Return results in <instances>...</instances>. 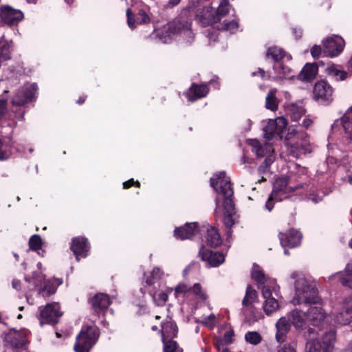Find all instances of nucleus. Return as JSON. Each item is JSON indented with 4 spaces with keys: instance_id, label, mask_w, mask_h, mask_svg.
I'll return each mask as SVG.
<instances>
[{
    "instance_id": "obj_1",
    "label": "nucleus",
    "mask_w": 352,
    "mask_h": 352,
    "mask_svg": "<svg viewBox=\"0 0 352 352\" xmlns=\"http://www.w3.org/2000/svg\"><path fill=\"white\" fill-rule=\"evenodd\" d=\"M285 281L293 283L294 294L291 303L296 305H308L307 319L314 326L320 325L326 318L327 313L320 306L322 299L318 296L316 285L300 271H292Z\"/></svg>"
},
{
    "instance_id": "obj_2",
    "label": "nucleus",
    "mask_w": 352,
    "mask_h": 352,
    "mask_svg": "<svg viewBox=\"0 0 352 352\" xmlns=\"http://www.w3.org/2000/svg\"><path fill=\"white\" fill-rule=\"evenodd\" d=\"M210 186L217 192L214 214L216 216L223 215L224 224L228 228L226 236L229 239L232 235L231 228L235 224V208L232 199L234 191L230 179L225 171L218 172L210 178Z\"/></svg>"
},
{
    "instance_id": "obj_3",
    "label": "nucleus",
    "mask_w": 352,
    "mask_h": 352,
    "mask_svg": "<svg viewBox=\"0 0 352 352\" xmlns=\"http://www.w3.org/2000/svg\"><path fill=\"white\" fill-rule=\"evenodd\" d=\"M192 18L190 8L183 9L173 21L160 28L155 27L156 38L162 43H170L177 39L182 45H190L195 41V34L192 29Z\"/></svg>"
},
{
    "instance_id": "obj_4",
    "label": "nucleus",
    "mask_w": 352,
    "mask_h": 352,
    "mask_svg": "<svg viewBox=\"0 0 352 352\" xmlns=\"http://www.w3.org/2000/svg\"><path fill=\"white\" fill-rule=\"evenodd\" d=\"M206 1L192 0V5L187 8H190V13L202 26L212 25L215 28L221 19L229 13L232 6L228 0H221L217 8L212 4L201 6V3Z\"/></svg>"
},
{
    "instance_id": "obj_5",
    "label": "nucleus",
    "mask_w": 352,
    "mask_h": 352,
    "mask_svg": "<svg viewBox=\"0 0 352 352\" xmlns=\"http://www.w3.org/2000/svg\"><path fill=\"white\" fill-rule=\"evenodd\" d=\"M202 232L206 233V242L210 247H217L222 243L221 237L217 229L209 225L199 227L197 223H186L184 226L176 228L174 231L175 238L184 239H200Z\"/></svg>"
},
{
    "instance_id": "obj_6",
    "label": "nucleus",
    "mask_w": 352,
    "mask_h": 352,
    "mask_svg": "<svg viewBox=\"0 0 352 352\" xmlns=\"http://www.w3.org/2000/svg\"><path fill=\"white\" fill-rule=\"evenodd\" d=\"M338 150L333 146L328 145V153L325 163L319 165L316 172V179L320 184L331 182L332 175L338 167L340 161L337 157Z\"/></svg>"
},
{
    "instance_id": "obj_7",
    "label": "nucleus",
    "mask_w": 352,
    "mask_h": 352,
    "mask_svg": "<svg viewBox=\"0 0 352 352\" xmlns=\"http://www.w3.org/2000/svg\"><path fill=\"white\" fill-rule=\"evenodd\" d=\"M99 337V330L96 327H86L82 329L76 337L74 350L76 352H89Z\"/></svg>"
},
{
    "instance_id": "obj_8",
    "label": "nucleus",
    "mask_w": 352,
    "mask_h": 352,
    "mask_svg": "<svg viewBox=\"0 0 352 352\" xmlns=\"http://www.w3.org/2000/svg\"><path fill=\"white\" fill-rule=\"evenodd\" d=\"M335 342L336 331L331 329L324 333L321 343L317 340L309 338L306 343L305 352H320V350L322 352H333Z\"/></svg>"
},
{
    "instance_id": "obj_9",
    "label": "nucleus",
    "mask_w": 352,
    "mask_h": 352,
    "mask_svg": "<svg viewBox=\"0 0 352 352\" xmlns=\"http://www.w3.org/2000/svg\"><path fill=\"white\" fill-rule=\"evenodd\" d=\"M251 277L258 284V289L262 290V288L265 287H272L274 295L280 297V286L277 284L276 280L266 276L261 267L256 263L252 265Z\"/></svg>"
},
{
    "instance_id": "obj_10",
    "label": "nucleus",
    "mask_w": 352,
    "mask_h": 352,
    "mask_svg": "<svg viewBox=\"0 0 352 352\" xmlns=\"http://www.w3.org/2000/svg\"><path fill=\"white\" fill-rule=\"evenodd\" d=\"M331 131L332 133H339L349 139L352 146V106L346 110L342 117L334 121Z\"/></svg>"
},
{
    "instance_id": "obj_11",
    "label": "nucleus",
    "mask_w": 352,
    "mask_h": 352,
    "mask_svg": "<svg viewBox=\"0 0 352 352\" xmlns=\"http://www.w3.org/2000/svg\"><path fill=\"white\" fill-rule=\"evenodd\" d=\"M26 338L18 331H12L6 333L4 337L3 352H24Z\"/></svg>"
},
{
    "instance_id": "obj_12",
    "label": "nucleus",
    "mask_w": 352,
    "mask_h": 352,
    "mask_svg": "<svg viewBox=\"0 0 352 352\" xmlns=\"http://www.w3.org/2000/svg\"><path fill=\"white\" fill-rule=\"evenodd\" d=\"M287 125V119L284 117H278L276 119L269 120L267 124L264 126V138L267 140L274 138L282 139Z\"/></svg>"
},
{
    "instance_id": "obj_13",
    "label": "nucleus",
    "mask_w": 352,
    "mask_h": 352,
    "mask_svg": "<svg viewBox=\"0 0 352 352\" xmlns=\"http://www.w3.org/2000/svg\"><path fill=\"white\" fill-rule=\"evenodd\" d=\"M296 138L300 139L301 142H294L289 140H286L285 142L288 151L291 155L296 158H298L301 155L311 153L312 149L307 133H302L301 134H297Z\"/></svg>"
},
{
    "instance_id": "obj_14",
    "label": "nucleus",
    "mask_w": 352,
    "mask_h": 352,
    "mask_svg": "<svg viewBox=\"0 0 352 352\" xmlns=\"http://www.w3.org/2000/svg\"><path fill=\"white\" fill-rule=\"evenodd\" d=\"M333 89L327 80H322L314 85V98L320 104H329L333 101Z\"/></svg>"
},
{
    "instance_id": "obj_15",
    "label": "nucleus",
    "mask_w": 352,
    "mask_h": 352,
    "mask_svg": "<svg viewBox=\"0 0 352 352\" xmlns=\"http://www.w3.org/2000/svg\"><path fill=\"white\" fill-rule=\"evenodd\" d=\"M60 309V305L57 302L50 303L45 307H40L39 320L41 325L57 323L58 319L62 316Z\"/></svg>"
},
{
    "instance_id": "obj_16",
    "label": "nucleus",
    "mask_w": 352,
    "mask_h": 352,
    "mask_svg": "<svg viewBox=\"0 0 352 352\" xmlns=\"http://www.w3.org/2000/svg\"><path fill=\"white\" fill-rule=\"evenodd\" d=\"M335 323L346 325L352 322V297L344 298L333 314Z\"/></svg>"
},
{
    "instance_id": "obj_17",
    "label": "nucleus",
    "mask_w": 352,
    "mask_h": 352,
    "mask_svg": "<svg viewBox=\"0 0 352 352\" xmlns=\"http://www.w3.org/2000/svg\"><path fill=\"white\" fill-rule=\"evenodd\" d=\"M300 188H303V186H292L287 177H280L277 178L274 183L272 197L276 196L283 200L288 197L289 193Z\"/></svg>"
},
{
    "instance_id": "obj_18",
    "label": "nucleus",
    "mask_w": 352,
    "mask_h": 352,
    "mask_svg": "<svg viewBox=\"0 0 352 352\" xmlns=\"http://www.w3.org/2000/svg\"><path fill=\"white\" fill-rule=\"evenodd\" d=\"M324 53L327 56H338L344 50L345 46L344 40L338 35H333L328 37L324 41Z\"/></svg>"
},
{
    "instance_id": "obj_19",
    "label": "nucleus",
    "mask_w": 352,
    "mask_h": 352,
    "mask_svg": "<svg viewBox=\"0 0 352 352\" xmlns=\"http://www.w3.org/2000/svg\"><path fill=\"white\" fill-rule=\"evenodd\" d=\"M37 85L34 83L25 85L18 89L12 102L14 105L21 106L29 102L35 96Z\"/></svg>"
},
{
    "instance_id": "obj_20",
    "label": "nucleus",
    "mask_w": 352,
    "mask_h": 352,
    "mask_svg": "<svg viewBox=\"0 0 352 352\" xmlns=\"http://www.w3.org/2000/svg\"><path fill=\"white\" fill-rule=\"evenodd\" d=\"M199 256L208 266L212 267H218L225 261V254L223 253L213 252L204 246L200 248Z\"/></svg>"
},
{
    "instance_id": "obj_21",
    "label": "nucleus",
    "mask_w": 352,
    "mask_h": 352,
    "mask_svg": "<svg viewBox=\"0 0 352 352\" xmlns=\"http://www.w3.org/2000/svg\"><path fill=\"white\" fill-rule=\"evenodd\" d=\"M261 293L263 298L265 299L263 305L265 313L270 316L278 311L280 308V305L278 300L276 299L277 297L274 295L272 287L268 288L267 287H265V288H262Z\"/></svg>"
},
{
    "instance_id": "obj_22",
    "label": "nucleus",
    "mask_w": 352,
    "mask_h": 352,
    "mask_svg": "<svg viewBox=\"0 0 352 352\" xmlns=\"http://www.w3.org/2000/svg\"><path fill=\"white\" fill-rule=\"evenodd\" d=\"M302 234L296 230L290 229L285 232L279 233V239L283 248H294L298 246L302 240Z\"/></svg>"
},
{
    "instance_id": "obj_23",
    "label": "nucleus",
    "mask_w": 352,
    "mask_h": 352,
    "mask_svg": "<svg viewBox=\"0 0 352 352\" xmlns=\"http://www.w3.org/2000/svg\"><path fill=\"white\" fill-rule=\"evenodd\" d=\"M248 144L257 157L267 158L268 155H274V148L269 143L261 142L257 139H250L248 140Z\"/></svg>"
},
{
    "instance_id": "obj_24",
    "label": "nucleus",
    "mask_w": 352,
    "mask_h": 352,
    "mask_svg": "<svg viewBox=\"0 0 352 352\" xmlns=\"http://www.w3.org/2000/svg\"><path fill=\"white\" fill-rule=\"evenodd\" d=\"M0 16L6 24L14 25L23 19V14L19 10H15L8 6H4L0 9Z\"/></svg>"
},
{
    "instance_id": "obj_25",
    "label": "nucleus",
    "mask_w": 352,
    "mask_h": 352,
    "mask_svg": "<svg viewBox=\"0 0 352 352\" xmlns=\"http://www.w3.org/2000/svg\"><path fill=\"white\" fill-rule=\"evenodd\" d=\"M209 92L207 84L192 83L191 86L184 93L189 102H195L199 99L206 97Z\"/></svg>"
},
{
    "instance_id": "obj_26",
    "label": "nucleus",
    "mask_w": 352,
    "mask_h": 352,
    "mask_svg": "<svg viewBox=\"0 0 352 352\" xmlns=\"http://www.w3.org/2000/svg\"><path fill=\"white\" fill-rule=\"evenodd\" d=\"M292 323L287 316L280 317L276 322V340L279 343L285 342L287 334L290 331Z\"/></svg>"
},
{
    "instance_id": "obj_27",
    "label": "nucleus",
    "mask_w": 352,
    "mask_h": 352,
    "mask_svg": "<svg viewBox=\"0 0 352 352\" xmlns=\"http://www.w3.org/2000/svg\"><path fill=\"white\" fill-rule=\"evenodd\" d=\"M287 316L297 330H302L306 327L307 311L296 308L288 312Z\"/></svg>"
},
{
    "instance_id": "obj_28",
    "label": "nucleus",
    "mask_w": 352,
    "mask_h": 352,
    "mask_svg": "<svg viewBox=\"0 0 352 352\" xmlns=\"http://www.w3.org/2000/svg\"><path fill=\"white\" fill-rule=\"evenodd\" d=\"M89 246L85 238L76 237L72 239L71 250L78 261H79L80 257L87 256V252L89 251Z\"/></svg>"
},
{
    "instance_id": "obj_29",
    "label": "nucleus",
    "mask_w": 352,
    "mask_h": 352,
    "mask_svg": "<svg viewBox=\"0 0 352 352\" xmlns=\"http://www.w3.org/2000/svg\"><path fill=\"white\" fill-rule=\"evenodd\" d=\"M334 278H338L344 286L352 289V264L346 265L344 274L336 272L329 276L327 281H331Z\"/></svg>"
},
{
    "instance_id": "obj_30",
    "label": "nucleus",
    "mask_w": 352,
    "mask_h": 352,
    "mask_svg": "<svg viewBox=\"0 0 352 352\" xmlns=\"http://www.w3.org/2000/svg\"><path fill=\"white\" fill-rule=\"evenodd\" d=\"M266 56L271 58L274 63L292 60V57L290 54H286L284 50L277 46H273L268 48Z\"/></svg>"
},
{
    "instance_id": "obj_31",
    "label": "nucleus",
    "mask_w": 352,
    "mask_h": 352,
    "mask_svg": "<svg viewBox=\"0 0 352 352\" xmlns=\"http://www.w3.org/2000/svg\"><path fill=\"white\" fill-rule=\"evenodd\" d=\"M285 111L287 115L293 122H298L305 114L306 110L302 104L296 103H288L286 104Z\"/></svg>"
},
{
    "instance_id": "obj_32",
    "label": "nucleus",
    "mask_w": 352,
    "mask_h": 352,
    "mask_svg": "<svg viewBox=\"0 0 352 352\" xmlns=\"http://www.w3.org/2000/svg\"><path fill=\"white\" fill-rule=\"evenodd\" d=\"M274 75L272 77L277 79L291 78L294 76L291 69L284 65L283 61L276 62L273 65Z\"/></svg>"
},
{
    "instance_id": "obj_33",
    "label": "nucleus",
    "mask_w": 352,
    "mask_h": 352,
    "mask_svg": "<svg viewBox=\"0 0 352 352\" xmlns=\"http://www.w3.org/2000/svg\"><path fill=\"white\" fill-rule=\"evenodd\" d=\"M92 307L96 312L103 311L109 306L111 301L109 297L104 294H98L92 298Z\"/></svg>"
},
{
    "instance_id": "obj_34",
    "label": "nucleus",
    "mask_w": 352,
    "mask_h": 352,
    "mask_svg": "<svg viewBox=\"0 0 352 352\" xmlns=\"http://www.w3.org/2000/svg\"><path fill=\"white\" fill-rule=\"evenodd\" d=\"M162 340L173 338L177 333L176 324L168 319L162 322V329L160 331Z\"/></svg>"
},
{
    "instance_id": "obj_35",
    "label": "nucleus",
    "mask_w": 352,
    "mask_h": 352,
    "mask_svg": "<svg viewBox=\"0 0 352 352\" xmlns=\"http://www.w3.org/2000/svg\"><path fill=\"white\" fill-rule=\"evenodd\" d=\"M330 192H331V190L324 191L323 190H319L318 187L311 186L307 190L306 198L314 204H318Z\"/></svg>"
},
{
    "instance_id": "obj_36",
    "label": "nucleus",
    "mask_w": 352,
    "mask_h": 352,
    "mask_svg": "<svg viewBox=\"0 0 352 352\" xmlns=\"http://www.w3.org/2000/svg\"><path fill=\"white\" fill-rule=\"evenodd\" d=\"M62 284V281L58 278L49 280L45 283L43 287L38 291V294L44 298L54 294L56 292L57 287Z\"/></svg>"
},
{
    "instance_id": "obj_37",
    "label": "nucleus",
    "mask_w": 352,
    "mask_h": 352,
    "mask_svg": "<svg viewBox=\"0 0 352 352\" xmlns=\"http://www.w3.org/2000/svg\"><path fill=\"white\" fill-rule=\"evenodd\" d=\"M318 72V67L315 64L307 63L299 74L301 80L310 81L314 78Z\"/></svg>"
},
{
    "instance_id": "obj_38",
    "label": "nucleus",
    "mask_w": 352,
    "mask_h": 352,
    "mask_svg": "<svg viewBox=\"0 0 352 352\" xmlns=\"http://www.w3.org/2000/svg\"><path fill=\"white\" fill-rule=\"evenodd\" d=\"M215 28L220 30L227 31L231 34H234L238 31L239 22L236 18L231 21L224 20L223 23H219V22Z\"/></svg>"
},
{
    "instance_id": "obj_39",
    "label": "nucleus",
    "mask_w": 352,
    "mask_h": 352,
    "mask_svg": "<svg viewBox=\"0 0 352 352\" xmlns=\"http://www.w3.org/2000/svg\"><path fill=\"white\" fill-rule=\"evenodd\" d=\"M275 160V155H268L267 158L265 159L263 163L260 165L257 171L258 175L261 177V179H258V182H261L262 181L266 180L265 175L269 173L270 166Z\"/></svg>"
},
{
    "instance_id": "obj_40",
    "label": "nucleus",
    "mask_w": 352,
    "mask_h": 352,
    "mask_svg": "<svg viewBox=\"0 0 352 352\" xmlns=\"http://www.w3.org/2000/svg\"><path fill=\"white\" fill-rule=\"evenodd\" d=\"M276 89H271L265 98V107L272 111H275L278 109V100L276 97Z\"/></svg>"
},
{
    "instance_id": "obj_41",
    "label": "nucleus",
    "mask_w": 352,
    "mask_h": 352,
    "mask_svg": "<svg viewBox=\"0 0 352 352\" xmlns=\"http://www.w3.org/2000/svg\"><path fill=\"white\" fill-rule=\"evenodd\" d=\"M327 71L328 75L337 81L344 80L347 77V73L336 65L329 66Z\"/></svg>"
},
{
    "instance_id": "obj_42",
    "label": "nucleus",
    "mask_w": 352,
    "mask_h": 352,
    "mask_svg": "<svg viewBox=\"0 0 352 352\" xmlns=\"http://www.w3.org/2000/svg\"><path fill=\"white\" fill-rule=\"evenodd\" d=\"M190 291L196 296L197 299L204 304H208V296L202 290L199 283H195L190 288Z\"/></svg>"
},
{
    "instance_id": "obj_43",
    "label": "nucleus",
    "mask_w": 352,
    "mask_h": 352,
    "mask_svg": "<svg viewBox=\"0 0 352 352\" xmlns=\"http://www.w3.org/2000/svg\"><path fill=\"white\" fill-rule=\"evenodd\" d=\"M257 297L256 291L253 289L250 285H248L246 289L245 296L242 300L243 307H248L252 305Z\"/></svg>"
},
{
    "instance_id": "obj_44",
    "label": "nucleus",
    "mask_w": 352,
    "mask_h": 352,
    "mask_svg": "<svg viewBox=\"0 0 352 352\" xmlns=\"http://www.w3.org/2000/svg\"><path fill=\"white\" fill-rule=\"evenodd\" d=\"M162 341L163 342L164 352H183L182 349L172 338L164 339Z\"/></svg>"
},
{
    "instance_id": "obj_45",
    "label": "nucleus",
    "mask_w": 352,
    "mask_h": 352,
    "mask_svg": "<svg viewBox=\"0 0 352 352\" xmlns=\"http://www.w3.org/2000/svg\"><path fill=\"white\" fill-rule=\"evenodd\" d=\"M10 45L6 41H0V63L10 58Z\"/></svg>"
},
{
    "instance_id": "obj_46",
    "label": "nucleus",
    "mask_w": 352,
    "mask_h": 352,
    "mask_svg": "<svg viewBox=\"0 0 352 352\" xmlns=\"http://www.w3.org/2000/svg\"><path fill=\"white\" fill-rule=\"evenodd\" d=\"M197 322H199L204 327L212 329L217 323V319L214 314H211L209 316H203L200 320H197Z\"/></svg>"
},
{
    "instance_id": "obj_47",
    "label": "nucleus",
    "mask_w": 352,
    "mask_h": 352,
    "mask_svg": "<svg viewBox=\"0 0 352 352\" xmlns=\"http://www.w3.org/2000/svg\"><path fill=\"white\" fill-rule=\"evenodd\" d=\"M245 340L252 345H257L261 342L262 336L257 331H248L245 335Z\"/></svg>"
},
{
    "instance_id": "obj_48",
    "label": "nucleus",
    "mask_w": 352,
    "mask_h": 352,
    "mask_svg": "<svg viewBox=\"0 0 352 352\" xmlns=\"http://www.w3.org/2000/svg\"><path fill=\"white\" fill-rule=\"evenodd\" d=\"M29 245L31 250H38L41 248L42 241L40 236L35 234L33 235L29 241Z\"/></svg>"
},
{
    "instance_id": "obj_49",
    "label": "nucleus",
    "mask_w": 352,
    "mask_h": 352,
    "mask_svg": "<svg viewBox=\"0 0 352 352\" xmlns=\"http://www.w3.org/2000/svg\"><path fill=\"white\" fill-rule=\"evenodd\" d=\"M281 201L282 200L280 199V198L276 196L272 197V192H271L265 204L264 209L267 210L268 212H271L274 207L275 203Z\"/></svg>"
},
{
    "instance_id": "obj_50",
    "label": "nucleus",
    "mask_w": 352,
    "mask_h": 352,
    "mask_svg": "<svg viewBox=\"0 0 352 352\" xmlns=\"http://www.w3.org/2000/svg\"><path fill=\"white\" fill-rule=\"evenodd\" d=\"M44 278V276L41 272H34L32 274V277H28L26 276L25 278V280L26 282L30 283L32 280H34L35 282L34 283V287H36L38 285V283H41L43 279Z\"/></svg>"
},
{
    "instance_id": "obj_51",
    "label": "nucleus",
    "mask_w": 352,
    "mask_h": 352,
    "mask_svg": "<svg viewBox=\"0 0 352 352\" xmlns=\"http://www.w3.org/2000/svg\"><path fill=\"white\" fill-rule=\"evenodd\" d=\"M11 155V151L10 149H7L6 146L3 145V143L0 140V160H7Z\"/></svg>"
},
{
    "instance_id": "obj_52",
    "label": "nucleus",
    "mask_w": 352,
    "mask_h": 352,
    "mask_svg": "<svg viewBox=\"0 0 352 352\" xmlns=\"http://www.w3.org/2000/svg\"><path fill=\"white\" fill-rule=\"evenodd\" d=\"M277 352H296V344L295 342L285 344L280 347Z\"/></svg>"
},
{
    "instance_id": "obj_53",
    "label": "nucleus",
    "mask_w": 352,
    "mask_h": 352,
    "mask_svg": "<svg viewBox=\"0 0 352 352\" xmlns=\"http://www.w3.org/2000/svg\"><path fill=\"white\" fill-rule=\"evenodd\" d=\"M136 21L138 23L144 24L148 23L150 21V18L145 11L140 10Z\"/></svg>"
},
{
    "instance_id": "obj_54",
    "label": "nucleus",
    "mask_w": 352,
    "mask_h": 352,
    "mask_svg": "<svg viewBox=\"0 0 352 352\" xmlns=\"http://www.w3.org/2000/svg\"><path fill=\"white\" fill-rule=\"evenodd\" d=\"M168 300V292H162L158 294L157 305H163Z\"/></svg>"
},
{
    "instance_id": "obj_55",
    "label": "nucleus",
    "mask_w": 352,
    "mask_h": 352,
    "mask_svg": "<svg viewBox=\"0 0 352 352\" xmlns=\"http://www.w3.org/2000/svg\"><path fill=\"white\" fill-rule=\"evenodd\" d=\"M131 14H131V10L128 9L126 10L127 23H128L129 27L131 29H134L135 28V21L133 19V17L131 16Z\"/></svg>"
},
{
    "instance_id": "obj_56",
    "label": "nucleus",
    "mask_w": 352,
    "mask_h": 352,
    "mask_svg": "<svg viewBox=\"0 0 352 352\" xmlns=\"http://www.w3.org/2000/svg\"><path fill=\"white\" fill-rule=\"evenodd\" d=\"M322 52V49L319 45H314L311 49V54L314 58H318Z\"/></svg>"
},
{
    "instance_id": "obj_57",
    "label": "nucleus",
    "mask_w": 352,
    "mask_h": 352,
    "mask_svg": "<svg viewBox=\"0 0 352 352\" xmlns=\"http://www.w3.org/2000/svg\"><path fill=\"white\" fill-rule=\"evenodd\" d=\"M313 124V120L309 118V116H305L302 123L300 124L302 127L305 129H308Z\"/></svg>"
},
{
    "instance_id": "obj_58",
    "label": "nucleus",
    "mask_w": 352,
    "mask_h": 352,
    "mask_svg": "<svg viewBox=\"0 0 352 352\" xmlns=\"http://www.w3.org/2000/svg\"><path fill=\"white\" fill-rule=\"evenodd\" d=\"M168 274H166L164 271L159 267H155V280L156 279H164L165 276H166Z\"/></svg>"
},
{
    "instance_id": "obj_59",
    "label": "nucleus",
    "mask_w": 352,
    "mask_h": 352,
    "mask_svg": "<svg viewBox=\"0 0 352 352\" xmlns=\"http://www.w3.org/2000/svg\"><path fill=\"white\" fill-rule=\"evenodd\" d=\"M6 111V101L4 100H0V119L3 117Z\"/></svg>"
},
{
    "instance_id": "obj_60",
    "label": "nucleus",
    "mask_w": 352,
    "mask_h": 352,
    "mask_svg": "<svg viewBox=\"0 0 352 352\" xmlns=\"http://www.w3.org/2000/svg\"><path fill=\"white\" fill-rule=\"evenodd\" d=\"M212 85L213 87L216 89H219L220 87V82L219 81V78L217 76H214L207 84Z\"/></svg>"
},
{
    "instance_id": "obj_61",
    "label": "nucleus",
    "mask_w": 352,
    "mask_h": 352,
    "mask_svg": "<svg viewBox=\"0 0 352 352\" xmlns=\"http://www.w3.org/2000/svg\"><path fill=\"white\" fill-rule=\"evenodd\" d=\"M133 185H135L136 186L139 187L140 186V183L139 182L136 181V182H134L133 179H131L123 183V188H130L131 186H133Z\"/></svg>"
},
{
    "instance_id": "obj_62",
    "label": "nucleus",
    "mask_w": 352,
    "mask_h": 352,
    "mask_svg": "<svg viewBox=\"0 0 352 352\" xmlns=\"http://www.w3.org/2000/svg\"><path fill=\"white\" fill-rule=\"evenodd\" d=\"M292 33L296 38H300L302 35V30L301 28L296 27L292 28Z\"/></svg>"
},
{
    "instance_id": "obj_63",
    "label": "nucleus",
    "mask_w": 352,
    "mask_h": 352,
    "mask_svg": "<svg viewBox=\"0 0 352 352\" xmlns=\"http://www.w3.org/2000/svg\"><path fill=\"white\" fill-rule=\"evenodd\" d=\"M252 75L253 76H257V75H260V76L261 77L262 79H265V72L261 68H258L257 71L253 72L252 73Z\"/></svg>"
},
{
    "instance_id": "obj_64",
    "label": "nucleus",
    "mask_w": 352,
    "mask_h": 352,
    "mask_svg": "<svg viewBox=\"0 0 352 352\" xmlns=\"http://www.w3.org/2000/svg\"><path fill=\"white\" fill-rule=\"evenodd\" d=\"M252 124L253 122L250 119H247L246 120H245L243 124L244 130L245 131H250Z\"/></svg>"
}]
</instances>
